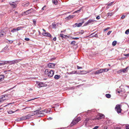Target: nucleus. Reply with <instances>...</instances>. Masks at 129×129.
<instances>
[{
	"mask_svg": "<svg viewBox=\"0 0 129 129\" xmlns=\"http://www.w3.org/2000/svg\"><path fill=\"white\" fill-rule=\"evenodd\" d=\"M14 112V111H13L12 110H10L9 111H8V112L9 114H11Z\"/></svg>",
	"mask_w": 129,
	"mask_h": 129,
	"instance_id": "nucleus-34",
	"label": "nucleus"
},
{
	"mask_svg": "<svg viewBox=\"0 0 129 129\" xmlns=\"http://www.w3.org/2000/svg\"><path fill=\"white\" fill-rule=\"evenodd\" d=\"M122 72V70H119L118 71L117 73H121Z\"/></svg>",
	"mask_w": 129,
	"mask_h": 129,
	"instance_id": "nucleus-48",
	"label": "nucleus"
},
{
	"mask_svg": "<svg viewBox=\"0 0 129 129\" xmlns=\"http://www.w3.org/2000/svg\"><path fill=\"white\" fill-rule=\"evenodd\" d=\"M24 40H25L27 41H28L30 40L28 38H25L24 39Z\"/></svg>",
	"mask_w": 129,
	"mask_h": 129,
	"instance_id": "nucleus-46",
	"label": "nucleus"
},
{
	"mask_svg": "<svg viewBox=\"0 0 129 129\" xmlns=\"http://www.w3.org/2000/svg\"><path fill=\"white\" fill-rule=\"evenodd\" d=\"M77 69H82V67H80L78 66H77Z\"/></svg>",
	"mask_w": 129,
	"mask_h": 129,
	"instance_id": "nucleus-58",
	"label": "nucleus"
},
{
	"mask_svg": "<svg viewBox=\"0 0 129 129\" xmlns=\"http://www.w3.org/2000/svg\"><path fill=\"white\" fill-rule=\"evenodd\" d=\"M82 9V8H80V9L77 11H76L75 12V13H78Z\"/></svg>",
	"mask_w": 129,
	"mask_h": 129,
	"instance_id": "nucleus-36",
	"label": "nucleus"
},
{
	"mask_svg": "<svg viewBox=\"0 0 129 129\" xmlns=\"http://www.w3.org/2000/svg\"><path fill=\"white\" fill-rule=\"evenodd\" d=\"M5 64H6V62H5L4 63H0V65H4Z\"/></svg>",
	"mask_w": 129,
	"mask_h": 129,
	"instance_id": "nucleus-49",
	"label": "nucleus"
},
{
	"mask_svg": "<svg viewBox=\"0 0 129 129\" xmlns=\"http://www.w3.org/2000/svg\"><path fill=\"white\" fill-rule=\"evenodd\" d=\"M76 42L75 41H73L71 42V44L74 45H75L76 43Z\"/></svg>",
	"mask_w": 129,
	"mask_h": 129,
	"instance_id": "nucleus-35",
	"label": "nucleus"
},
{
	"mask_svg": "<svg viewBox=\"0 0 129 129\" xmlns=\"http://www.w3.org/2000/svg\"><path fill=\"white\" fill-rule=\"evenodd\" d=\"M42 35L48 37L50 38L51 37V36L50 34L49 33L45 32L44 33H43Z\"/></svg>",
	"mask_w": 129,
	"mask_h": 129,
	"instance_id": "nucleus-9",
	"label": "nucleus"
},
{
	"mask_svg": "<svg viewBox=\"0 0 129 129\" xmlns=\"http://www.w3.org/2000/svg\"><path fill=\"white\" fill-rule=\"evenodd\" d=\"M47 119L48 120H51L52 119V118L51 117H49Z\"/></svg>",
	"mask_w": 129,
	"mask_h": 129,
	"instance_id": "nucleus-55",
	"label": "nucleus"
},
{
	"mask_svg": "<svg viewBox=\"0 0 129 129\" xmlns=\"http://www.w3.org/2000/svg\"><path fill=\"white\" fill-rule=\"evenodd\" d=\"M124 55L125 56H129V53L128 54H124Z\"/></svg>",
	"mask_w": 129,
	"mask_h": 129,
	"instance_id": "nucleus-54",
	"label": "nucleus"
},
{
	"mask_svg": "<svg viewBox=\"0 0 129 129\" xmlns=\"http://www.w3.org/2000/svg\"><path fill=\"white\" fill-rule=\"evenodd\" d=\"M4 95H2L1 97L0 98V103L3 102L4 100H5L4 98Z\"/></svg>",
	"mask_w": 129,
	"mask_h": 129,
	"instance_id": "nucleus-14",
	"label": "nucleus"
},
{
	"mask_svg": "<svg viewBox=\"0 0 129 129\" xmlns=\"http://www.w3.org/2000/svg\"><path fill=\"white\" fill-rule=\"evenodd\" d=\"M73 15H69V17H70V19H71V18H73Z\"/></svg>",
	"mask_w": 129,
	"mask_h": 129,
	"instance_id": "nucleus-50",
	"label": "nucleus"
},
{
	"mask_svg": "<svg viewBox=\"0 0 129 129\" xmlns=\"http://www.w3.org/2000/svg\"><path fill=\"white\" fill-rule=\"evenodd\" d=\"M33 10V9L32 8L31 9H29V10L26 11L25 12V13L26 15H27L29 14V11H31V10Z\"/></svg>",
	"mask_w": 129,
	"mask_h": 129,
	"instance_id": "nucleus-22",
	"label": "nucleus"
},
{
	"mask_svg": "<svg viewBox=\"0 0 129 129\" xmlns=\"http://www.w3.org/2000/svg\"><path fill=\"white\" fill-rule=\"evenodd\" d=\"M50 111H51L50 109V110H48V111L46 110V111H45V113H49L50 112Z\"/></svg>",
	"mask_w": 129,
	"mask_h": 129,
	"instance_id": "nucleus-43",
	"label": "nucleus"
},
{
	"mask_svg": "<svg viewBox=\"0 0 129 129\" xmlns=\"http://www.w3.org/2000/svg\"><path fill=\"white\" fill-rule=\"evenodd\" d=\"M46 111V110L39 111V110L38 109L36 110V111H34V112L36 114L39 115L40 114L44 113H45V111Z\"/></svg>",
	"mask_w": 129,
	"mask_h": 129,
	"instance_id": "nucleus-6",
	"label": "nucleus"
},
{
	"mask_svg": "<svg viewBox=\"0 0 129 129\" xmlns=\"http://www.w3.org/2000/svg\"><path fill=\"white\" fill-rule=\"evenodd\" d=\"M98 116H100L101 118L104 117V115L101 114H99Z\"/></svg>",
	"mask_w": 129,
	"mask_h": 129,
	"instance_id": "nucleus-29",
	"label": "nucleus"
},
{
	"mask_svg": "<svg viewBox=\"0 0 129 129\" xmlns=\"http://www.w3.org/2000/svg\"><path fill=\"white\" fill-rule=\"evenodd\" d=\"M45 73L49 77H51L53 76L54 74V71L52 70H49L48 69H46L45 71Z\"/></svg>",
	"mask_w": 129,
	"mask_h": 129,
	"instance_id": "nucleus-1",
	"label": "nucleus"
},
{
	"mask_svg": "<svg viewBox=\"0 0 129 129\" xmlns=\"http://www.w3.org/2000/svg\"><path fill=\"white\" fill-rule=\"evenodd\" d=\"M21 120L20 118H18L16 119V121H19Z\"/></svg>",
	"mask_w": 129,
	"mask_h": 129,
	"instance_id": "nucleus-39",
	"label": "nucleus"
},
{
	"mask_svg": "<svg viewBox=\"0 0 129 129\" xmlns=\"http://www.w3.org/2000/svg\"><path fill=\"white\" fill-rule=\"evenodd\" d=\"M17 31L16 28H13L11 30V31L12 33H14Z\"/></svg>",
	"mask_w": 129,
	"mask_h": 129,
	"instance_id": "nucleus-24",
	"label": "nucleus"
},
{
	"mask_svg": "<svg viewBox=\"0 0 129 129\" xmlns=\"http://www.w3.org/2000/svg\"><path fill=\"white\" fill-rule=\"evenodd\" d=\"M99 127L98 126H95L92 129H97Z\"/></svg>",
	"mask_w": 129,
	"mask_h": 129,
	"instance_id": "nucleus-53",
	"label": "nucleus"
},
{
	"mask_svg": "<svg viewBox=\"0 0 129 129\" xmlns=\"http://www.w3.org/2000/svg\"><path fill=\"white\" fill-rule=\"evenodd\" d=\"M111 95L109 94H106V97L107 98H110L111 97Z\"/></svg>",
	"mask_w": 129,
	"mask_h": 129,
	"instance_id": "nucleus-23",
	"label": "nucleus"
},
{
	"mask_svg": "<svg viewBox=\"0 0 129 129\" xmlns=\"http://www.w3.org/2000/svg\"><path fill=\"white\" fill-rule=\"evenodd\" d=\"M19 61V60L18 59L14 60L12 61H6V63H9L10 64H13L16 63L18 62Z\"/></svg>",
	"mask_w": 129,
	"mask_h": 129,
	"instance_id": "nucleus-5",
	"label": "nucleus"
},
{
	"mask_svg": "<svg viewBox=\"0 0 129 129\" xmlns=\"http://www.w3.org/2000/svg\"><path fill=\"white\" fill-rule=\"evenodd\" d=\"M113 15V14L112 13H108L107 14V16H111L112 15Z\"/></svg>",
	"mask_w": 129,
	"mask_h": 129,
	"instance_id": "nucleus-31",
	"label": "nucleus"
},
{
	"mask_svg": "<svg viewBox=\"0 0 129 129\" xmlns=\"http://www.w3.org/2000/svg\"><path fill=\"white\" fill-rule=\"evenodd\" d=\"M112 32V31H109L107 33V35H109L110 34V33H111Z\"/></svg>",
	"mask_w": 129,
	"mask_h": 129,
	"instance_id": "nucleus-52",
	"label": "nucleus"
},
{
	"mask_svg": "<svg viewBox=\"0 0 129 129\" xmlns=\"http://www.w3.org/2000/svg\"><path fill=\"white\" fill-rule=\"evenodd\" d=\"M29 5V3L28 2H24L22 4V5L24 7L27 6Z\"/></svg>",
	"mask_w": 129,
	"mask_h": 129,
	"instance_id": "nucleus-15",
	"label": "nucleus"
},
{
	"mask_svg": "<svg viewBox=\"0 0 129 129\" xmlns=\"http://www.w3.org/2000/svg\"><path fill=\"white\" fill-rule=\"evenodd\" d=\"M125 33L126 34H128L129 33V29H128L125 31Z\"/></svg>",
	"mask_w": 129,
	"mask_h": 129,
	"instance_id": "nucleus-37",
	"label": "nucleus"
},
{
	"mask_svg": "<svg viewBox=\"0 0 129 129\" xmlns=\"http://www.w3.org/2000/svg\"><path fill=\"white\" fill-rule=\"evenodd\" d=\"M10 4L11 5V6L12 7L14 8H15L16 6V4Z\"/></svg>",
	"mask_w": 129,
	"mask_h": 129,
	"instance_id": "nucleus-26",
	"label": "nucleus"
},
{
	"mask_svg": "<svg viewBox=\"0 0 129 129\" xmlns=\"http://www.w3.org/2000/svg\"><path fill=\"white\" fill-rule=\"evenodd\" d=\"M52 27L53 28H55L56 27V25L55 23H53L52 24Z\"/></svg>",
	"mask_w": 129,
	"mask_h": 129,
	"instance_id": "nucleus-40",
	"label": "nucleus"
},
{
	"mask_svg": "<svg viewBox=\"0 0 129 129\" xmlns=\"http://www.w3.org/2000/svg\"><path fill=\"white\" fill-rule=\"evenodd\" d=\"M103 70V72H107L108 71L109 69H102Z\"/></svg>",
	"mask_w": 129,
	"mask_h": 129,
	"instance_id": "nucleus-32",
	"label": "nucleus"
},
{
	"mask_svg": "<svg viewBox=\"0 0 129 129\" xmlns=\"http://www.w3.org/2000/svg\"><path fill=\"white\" fill-rule=\"evenodd\" d=\"M84 33V31L83 30H81L80 31H79L78 32H77V33H79V34H82Z\"/></svg>",
	"mask_w": 129,
	"mask_h": 129,
	"instance_id": "nucleus-27",
	"label": "nucleus"
},
{
	"mask_svg": "<svg viewBox=\"0 0 129 129\" xmlns=\"http://www.w3.org/2000/svg\"><path fill=\"white\" fill-rule=\"evenodd\" d=\"M128 68V67H126L125 68H124L122 69V72H123L124 73H126L127 71V70Z\"/></svg>",
	"mask_w": 129,
	"mask_h": 129,
	"instance_id": "nucleus-16",
	"label": "nucleus"
},
{
	"mask_svg": "<svg viewBox=\"0 0 129 129\" xmlns=\"http://www.w3.org/2000/svg\"><path fill=\"white\" fill-rule=\"evenodd\" d=\"M113 3L114 2H113L107 4H106V5H107L108 7H109L111 6L113 4ZM108 8V7H107Z\"/></svg>",
	"mask_w": 129,
	"mask_h": 129,
	"instance_id": "nucleus-19",
	"label": "nucleus"
},
{
	"mask_svg": "<svg viewBox=\"0 0 129 129\" xmlns=\"http://www.w3.org/2000/svg\"><path fill=\"white\" fill-rule=\"evenodd\" d=\"M121 108V106L120 105L117 104L116 106L115 109L117 113H121L122 110Z\"/></svg>",
	"mask_w": 129,
	"mask_h": 129,
	"instance_id": "nucleus-3",
	"label": "nucleus"
},
{
	"mask_svg": "<svg viewBox=\"0 0 129 129\" xmlns=\"http://www.w3.org/2000/svg\"><path fill=\"white\" fill-rule=\"evenodd\" d=\"M24 27H21V26L18 27L16 28L17 30V31H18L19 30H20L21 29H22V28H23Z\"/></svg>",
	"mask_w": 129,
	"mask_h": 129,
	"instance_id": "nucleus-21",
	"label": "nucleus"
},
{
	"mask_svg": "<svg viewBox=\"0 0 129 129\" xmlns=\"http://www.w3.org/2000/svg\"><path fill=\"white\" fill-rule=\"evenodd\" d=\"M100 74V72L99 70H97L96 71H95L94 72V74L95 75L99 74Z\"/></svg>",
	"mask_w": 129,
	"mask_h": 129,
	"instance_id": "nucleus-30",
	"label": "nucleus"
},
{
	"mask_svg": "<svg viewBox=\"0 0 129 129\" xmlns=\"http://www.w3.org/2000/svg\"><path fill=\"white\" fill-rule=\"evenodd\" d=\"M94 21V20L89 19L85 23L84 25L86 26L89 24H92Z\"/></svg>",
	"mask_w": 129,
	"mask_h": 129,
	"instance_id": "nucleus-7",
	"label": "nucleus"
},
{
	"mask_svg": "<svg viewBox=\"0 0 129 129\" xmlns=\"http://www.w3.org/2000/svg\"><path fill=\"white\" fill-rule=\"evenodd\" d=\"M30 118V116L28 115H27L25 116L22 117L21 118V120H25L27 119H29Z\"/></svg>",
	"mask_w": 129,
	"mask_h": 129,
	"instance_id": "nucleus-12",
	"label": "nucleus"
},
{
	"mask_svg": "<svg viewBox=\"0 0 129 129\" xmlns=\"http://www.w3.org/2000/svg\"><path fill=\"white\" fill-rule=\"evenodd\" d=\"M93 37H98V35L97 34H95L94 35H93L92 36Z\"/></svg>",
	"mask_w": 129,
	"mask_h": 129,
	"instance_id": "nucleus-41",
	"label": "nucleus"
},
{
	"mask_svg": "<svg viewBox=\"0 0 129 129\" xmlns=\"http://www.w3.org/2000/svg\"><path fill=\"white\" fill-rule=\"evenodd\" d=\"M114 129H121L119 127H115Z\"/></svg>",
	"mask_w": 129,
	"mask_h": 129,
	"instance_id": "nucleus-56",
	"label": "nucleus"
},
{
	"mask_svg": "<svg viewBox=\"0 0 129 129\" xmlns=\"http://www.w3.org/2000/svg\"><path fill=\"white\" fill-rule=\"evenodd\" d=\"M4 78V76L3 75H0V81H3Z\"/></svg>",
	"mask_w": 129,
	"mask_h": 129,
	"instance_id": "nucleus-17",
	"label": "nucleus"
},
{
	"mask_svg": "<svg viewBox=\"0 0 129 129\" xmlns=\"http://www.w3.org/2000/svg\"><path fill=\"white\" fill-rule=\"evenodd\" d=\"M52 2L55 5H56L57 3V0H52Z\"/></svg>",
	"mask_w": 129,
	"mask_h": 129,
	"instance_id": "nucleus-20",
	"label": "nucleus"
},
{
	"mask_svg": "<svg viewBox=\"0 0 129 129\" xmlns=\"http://www.w3.org/2000/svg\"><path fill=\"white\" fill-rule=\"evenodd\" d=\"M84 23V22H82L81 23H80L78 24L76 23L75 24L73 25V27H75L76 26H77V27H80L82 25V23Z\"/></svg>",
	"mask_w": 129,
	"mask_h": 129,
	"instance_id": "nucleus-8",
	"label": "nucleus"
},
{
	"mask_svg": "<svg viewBox=\"0 0 129 129\" xmlns=\"http://www.w3.org/2000/svg\"><path fill=\"white\" fill-rule=\"evenodd\" d=\"M36 85L38 87L40 88L42 87L46 86V84L44 83L43 82H40L39 81L36 82Z\"/></svg>",
	"mask_w": 129,
	"mask_h": 129,
	"instance_id": "nucleus-4",
	"label": "nucleus"
},
{
	"mask_svg": "<svg viewBox=\"0 0 129 129\" xmlns=\"http://www.w3.org/2000/svg\"><path fill=\"white\" fill-rule=\"evenodd\" d=\"M99 70V71L100 73H101L103 72V70L102 69H101L100 70Z\"/></svg>",
	"mask_w": 129,
	"mask_h": 129,
	"instance_id": "nucleus-42",
	"label": "nucleus"
},
{
	"mask_svg": "<svg viewBox=\"0 0 129 129\" xmlns=\"http://www.w3.org/2000/svg\"><path fill=\"white\" fill-rule=\"evenodd\" d=\"M125 17V16L124 15H122L121 17V18L123 19Z\"/></svg>",
	"mask_w": 129,
	"mask_h": 129,
	"instance_id": "nucleus-60",
	"label": "nucleus"
},
{
	"mask_svg": "<svg viewBox=\"0 0 129 129\" xmlns=\"http://www.w3.org/2000/svg\"><path fill=\"white\" fill-rule=\"evenodd\" d=\"M79 39V38L75 37V38H73L72 39H75V40H78V39Z\"/></svg>",
	"mask_w": 129,
	"mask_h": 129,
	"instance_id": "nucleus-51",
	"label": "nucleus"
},
{
	"mask_svg": "<svg viewBox=\"0 0 129 129\" xmlns=\"http://www.w3.org/2000/svg\"><path fill=\"white\" fill-rule=\"evenodd\" d=\"M110 28V27H108L107 28H105V29H104V31H106L107 30L109 29Z\"/></svg>",
	"mask_w": 129,
	"mask_h": 129,
	"instance_id": "nucleus-44",
	"label": "nucleus"
},
{
	"mask_svg": "<svg viewBox=\"0 0 129 129\" xmlns=\"http://www.w3.org/2000/svg\"><path fill=\"white\" fill-rule=\"evenodd\" d=\"M100 16L99 15L98 16H97L96 17V18L97 20L100 19Z\"/></svg>",
	"mask_w": 129,
	"mask_h": 129,
	"instance_id": "nucleus-47",
	"label": "nucleus"
},
{
	"mask_svg": "<svg viewBox=\"0 0 129 129\" xmlns=\"http://www.w3.org/2000/svg\"><path fill=\"white\" fill-rule=\"evenodd\" d=\"M117 43L116 41H113L112 43V45L113 46H115Z\"/></svg>",
	"mask_w": 129,
	"mask_h": 129,
	"instance_id": "nucleus-25",
	"label": "nucleus"
},
{
	"mask_svg": "<svg viewBox=\"0 0 129 129\" xmlns=\"http://www.w3.org/2000/svg\"><path fill=\"white\" fill-rule=\"evenodd\" d=\"M80 120V117L75 118L71 123L70 126H73L76 124Z\"/></svg>",
	"mask_w": 129,
	"mask_h": 129,
	"instance_id": "nucleus-2",
	"label": "nucleus"
},
{
	"mask_svg": "<svg viewBox=\"0 0 129 129\" xmlns=\"http://www.w3.org/2000/svg\"><path fill=\"white\" fill-rule=\"evenodd\" d=\"M126 129H129V126H126Z\"/></svg>",
	"mask_w": 129,
	"mask_h": 129,
	"instance_id": "nucleus-64",
	"label": "nucleus"
},
{
	"mask_svg": "<svg viewBox=\"0 0 129 129\" xmlns=\"http://www.w3.org/2000/svg\"><path fill=\"white\" fill-rule=\"evenodd\" d=\"M33 23L35 25L36 24V21L35 20H34L33 21Z\"/></svg>",
	"mask_w": 129,
	"mask_h": 129,
	"instance_id": "nucleus-57",
	"label": "nucleus"
},
{
	"mask_svg": "<svg viewBox=\"0 0 129 129\" xmlns=\"http://www.w3.org/2000/svg\"><path fill=\"white\" fill-rule=\"evenodd\" d=\"M108 127L107 126H105L104 127V129H107Z\"/></svg>",
	"mask_w": 129,
	"mask_h": 129,
	"instance_id": "nucleus-63",
	"label": "nucleus"
},
{
	"mask_svg": "<svg viewBox=\"0 0 129 129\" xmlns=\"http://www.w3.org/2000/svg\"><path fill=\"white\" fill-rule=\"evenodd\" d=\"M60 77V76L59 75H56L54 76V78L56 79H58Z\"/></svg>",
	"mask_w": 129,
	"mask_h": 129,
	"instance_id": "nucleus-18",
	"label": "nucleus"
},
{
	"mask_svg": "<svg viewBox=\"0 0 129 129\" xmlns=\"http://www.w3.org/2000/svg\"><path fill=\"white\" fill-rule=\"evenodd\" d=\"M55 66V64L51 63H49L47 65L48 67L50 68H54Z\"/></svg>",
	"mask_w": 129,
	"mask_h": 129,
	"instance_id": "nucleus-11",
	"label": "nucleus"
},
{
	"mask_svg": "<svg viewBox=\"0 0 129 129\" xmlns=\"http://www.w3.org/2000/svg\"><path fill=\"white\" fill-rule=\"evenodd\" d=\"M53 40L54 41H55L56 40V37H54L53 38Z\"/></svg>",
	"mask_w": 129,
	"mask_h": 129,
	"instance_id": "nucleus-61",
	"label": "nucleus"
},
{
	"mask_svg": "<svg viewBox=\"0 0 129 129\" xmlns=\"http://www.w3.org/2000/svg\"><path fill=\"white\" fill-rule=\"evenodd\" d=\"M5 33L2 31H0V38L4 36L5 35Z\"/></svg>",
	"mask_w": 129,
	"mask_h": 129,
	"instance_id": "nucleus-13",
	"label": "nucleus"
},
{
	"mask_svg": "<svg viewBox=\"0 0 129 129\" xmlns=\"http://www.w3.org/2000/svg\"><path fill=\"white\" fill-rule=\"evenodd\" d=\"M101 117H100V116H96L95 118V119H98V120H99L100 119H101Z\"/></svg>",
	"mask_w": 129,
	"mask_h": 129,
	"instance_id": "nucleus-33",
	"label": "nucleus"
},
{
	"mask_svg": "<svg viewBox=\"0 0 129 129\" xmlns=\"http://www.w3.org/2000/svg\"><path fill=\"white\" fill-rule=\"evenodd\" d=\"M4 98L5 100H7L10 98L11 96L10 94L5 95H4Z\"/></svg>",
	"mask_w": 129,
	"mask_h": 129,
	"instance_id": "nucleus-10",
	"label": "nucleus"
},
{
	"mask_svg": "<svg viewBox=\"0 0 129 129\" xmlns=\"http://www.w3.org/2000/svg\"><path fill=\"white\" fill-rule=\"evenodd\" d=\"M44 114H45L44 113H42L41 114H40L38 115V116L39 117H42Z\"/></svg>",
	"mask_w": 129,
	"mask_h": 129,
	"instance_id": "nucleus-38",
	"label": "nucleus"
},
{
	"mask_svg": "<svg viewBox=\"0 0 129 129\" xmlns=\"http://www.w3.org/2000/svg\"><path fill=\"white\" fill-rule=\"evenodd\" d=\"M60 36L61 37H62V38H65L66 37H67V36L64 35L63 34H61L60 35Z\"/></svg>",
	"mask_w": 129,
	"mask_h": 129,
	"instance_id": "nucleus-28",
	"label": "nucleus"
},
{
	"mask_svg": "<svg viewBox=\"0 0 129 129\" xmlns=\"http://www.w3.org/2000/svg\"><path fill=\"white\" fill-rule=\"evenodd\" d=\"M89 120V118H87L85 119V121H86V122H88Z\"/></svg>",
	"mask_w": 129,
	"mask_h": 129,
	"instance_id": "nucleus-59",
	"label": "nucleus"
},
{
	"mask_svg": "<svg viewBox=\"0 0 129 129\" xmlns=\"http://www.w3.org/2000/svg\"><path fill=\"white\" fill-rule=\"evenodd\" d=\"M116 91H117L118 93H120L122 91L121 90V91H119L118 89H116Z\"/></svg>",
	"mask_w": 129,
	"mask_h": 129,
	"instance_id": "nucleus-45",
	"label": "nucleus"
},
{
	"mask_svg": "<svg viewBox=\"0 0 129 129\" xmlns=\"http://www.w3.org/2000/svg\"><path fill=\"white\" fill-rule=\"evenodd\" d=\"M46 7V6H44L42 9V10H44V8Z\"/></svg>",
	"mask_w": 129,
	"mask_h": 129,
	"instance_id": "nucleus-62",
	"label": "nucleus"
}]
</instances>
